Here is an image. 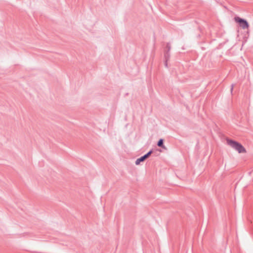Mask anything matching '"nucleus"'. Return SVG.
I'll return each instance as SVG.
<instances>
[{"instance_id": "7ed1b4c3", "label": "nucleus", "mask_w": 253, "mask_h": 253, "mask_svg": "<svg viewBox=\"0 0 253 253\" xmlns=\"http://www.w3.org/2000/svg\"><path fill=\"white\" fill-rule=\"evenodd\" d=\"M152 152V151H150L144 156L137 159L135 161V164L136 165H139L141 162H143L146 160L151 154Z\"/></svg>"}, {"instance_id": "f257e3e1", "label": "nucleus", "mask_w": 253, "mask_h": 253, "mask_svg": "<svg viewBox=\"0 0 253 253\" xmlns=\"http://www.w3.org/2000/svg\"><path fill=\"white\" fill-rule=\"evenodd\" d=\"M227 143L231 147L236 150L239 153H246V149L240 143L236 141L227 139Z\"/></svg>"}, {"instance_id": "20e7f679", "label": "nucleus", "mask_w": 253, "mask_h": 253, "mask_svg": "<svg viewBox=\"0 0 253 253\" xmlns=\"http://www.w3.org/2000/svg\"><path fill=\"white\" fill-rule=\"evenodd\" d=\"M158 146L159 147H162L164 148H166L165 146L163 145V140L162 139H160L158 141Z\"/></svg>"}, {"instance_id": "f03ea898", "label": "nucleus", "mask_w": 253, "mask_h": 253, "mask_svg": "<svg viewBox=\"0 0 253 253\" xmlns=\"http://www.w3.org/2000/svg\"><path fill=\"white\" fill-rule=\"evenodd\" d=\"M235 21L238 23L240 27L243 29H248L249 27V23L248 22L238 16H236L234 17Z\"/></svg>"}]
</instances>
